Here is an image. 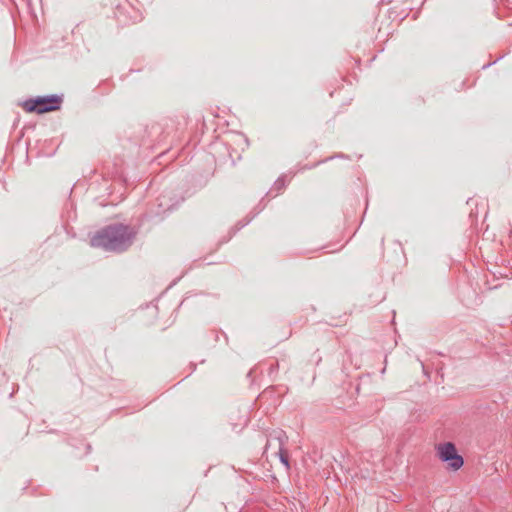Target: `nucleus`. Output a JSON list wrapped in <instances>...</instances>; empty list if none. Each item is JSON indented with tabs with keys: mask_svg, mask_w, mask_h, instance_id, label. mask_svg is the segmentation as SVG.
<instances>
[{
	"mask_svg": "<svg viewBox=\"0 0 512 512\" xmlns=\"http://www.w3.org/2000/svg\"><path fill=\"white\" fill-rule=\"evenodd\" d=\"M62 103V97L58 95H48L28 99L23 103V107L27 112H36L43 114L58 110Z\"/></svg>",
	"mask_w": 512,
	"mask_h": 512,
	"instance_id": "obj_2",
	"label": "nucleus"
},
{
	"mask_svg": "<svg viewBox=\"0 0 512 512\" xmlns=\"http://www.w3.org/2000/svg\"><path fill=\"white\" fill-rule=\"evenodd\" d=\"M287 435L283 430H274L267 440L265 451L270 448L275 449V454L279 456L280 462L287 468H290L287 452L284 449L287 442Z\"/></svg>",
	"mask_w": 512,
	"mask_h": 512,
	"instance_id": "obj_4",
	"label": "nucleus"
},
{
	"mask_svg": "<svg viewBox=\"0 0 512 512\" xmlns=\"http://www.w3.org/2000/svg\"><path fill=\"white\" fill-rule=\"evenodd\" d=\"M137 230L121 223L111 224L98 231L91 238V246L105 251L121 253L126 251L134 242Z\"/></svg>",
	"mask_w": 512,
	"mask_h": 512,
	"instance_id": "obj_1",
	"label": "nucleus"
},
{
	"mask_svg": "<svg viewBox=\"0 0 512 512\" xmlns=\"http://www.w3.org/2000/svg\"><path fill=\"white\" fill-rule=\"evenodd\" d=\"M436 449L439 459L447 463L448 468L457 471L463 466V457L457 453L456 447L452 442L439 444Z\"/></svg>",
	"mask_w": 512,
	"mask_h": 512,
	"instance_id": "obj_3",
	"label": "nucleus"
},
{
	"mask_svg": "<svg viewBox=\"0 0 512 512\" xmlns=\"http://www.w3.org/2000/svg\"><path fill=\"white\" fill-rule=\"evenodd\" d=\"M275 185H276L277 187H281V186H283V180H282V179H278V180L275 182Z\"/></svg>",
	"mask_w": 512,
	"mask_h": 512,
	"instance_id": "obj_5",
	"label": "nucleus"
}]
</instances>
